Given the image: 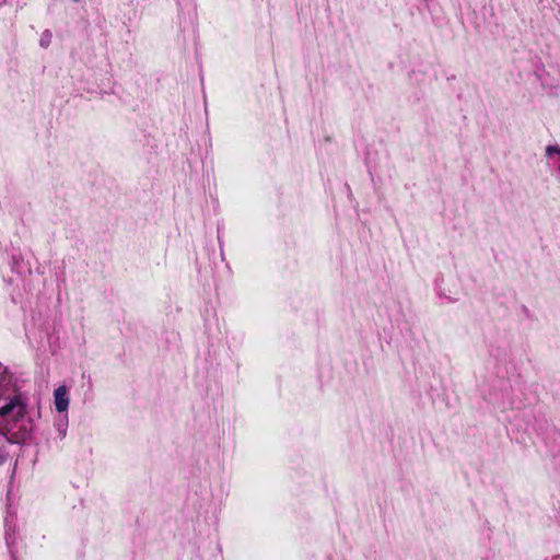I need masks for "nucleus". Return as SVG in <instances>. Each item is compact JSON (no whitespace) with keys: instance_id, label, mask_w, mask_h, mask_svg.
<instances>
[{"instance_id":"7ed1b4c3","label":"nucleus","mask_w":560,"mask_h":560,"mask_svg":"<svg viewBox=\"0 0 560 560\" xmlns=\"http://www.w3.org/2000/svg\"><path fill=\"white\" fill-rule=\"evenodd\" d=\"M52 34L49 31H45L40 35L39 44L42 47H48L51 43Z\"/></svg>"},{"instance_id":"20e7f679","label":"nucleus","mask_w":560,"mask_h":560,"mask_svg":"<svg viewBox=\"0 0 560 560\" xmlns=\"http://www.w3.org/2000/svg\"><path fill=\"white\" fill-rule=\"evenodd\" d=\"M552 154H558V160L560 161V148L557 147V145H548L546 148V155L551 158ZM559 171H560V165H559Z\"/></svg>"},{"instance_id":"f257e3e1","label":"nucleus","mask_w":560,"mask_h":560,"mask_svg":"<svg viewBox=\"0 0 560 560\" xmlns=\"http://www.w3.org/2000/svg\"><path fill=\"white\" fill-rule=\"evenodd\" d=\"M55 406L57 411L65 412L67 411L69 407V398L67 394V387L66 386H59L55 393Z\"/></svg>"},{"instance_id":"f03ea898","label":"nucleus","mask_w":560,"mask_h":560,"mask_svg":"<svg viewBox=\"0 0 560 560\" xmlns=\"http://www.w3.org/2000/svg\"><path fill=\"white\" fill-rule=\"evenodd\" d=\"M15 409H19V411H18L19 416H23L24 410H23V407L21 406V402L18 398H13L8 404L0 407V416H8L11 412H13V410H15Z\"/></svg>"}]
</instances>
